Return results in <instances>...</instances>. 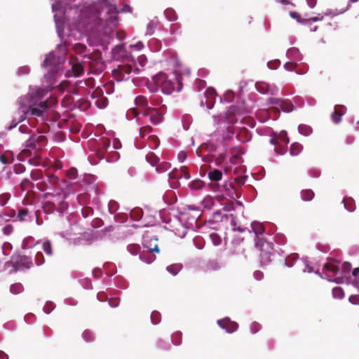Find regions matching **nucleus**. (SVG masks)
I'll return each mask as SVG.
<instances>
[{
  "instance_id": "nucleus-49",
  "label": "nucleus",
  "mask_w": 359,
  "mask_h": 359,
  "mask_svg": "<svg viewBox=\"0 0 359 359\" xmlns=\"http://www.w3.org/2000/svg\"><path fill=\"white\" fill-rule=\"evenodd\" d=\"M11 195L8 193H4L0 195V205L4 206L8 201L10 199Z\"/></svg>"
},
{
  "instance_id": "nucleus-45",
  "label": "nucleus",
  "mask_w": 359,
  "mask_h": 359,
  "mask_svg": "<svg viewBox=\"0 0 359 359\" xmlns=\"http://www.w3.org/2000/svg\"><path fill=\"white\" fill-rule=\"evenodd\" d=\"M91 97L93 99H98L100 97H104L103 96V90L100 88V87H97L95 90H93V92L91 94Z\"/></svg>"
},
{
  "instance_id": "nucleus-30",
  "label": "nucleus",
  "mask_w": 359,
  "mask_h": 359,
  "mask_svg": "<svg viewBox=\"0 0 359 359\" xmlns=\"http://www.w3.org/2000/svg\"><path fill=\"white\" fill-rule=\"evenodd\" d=\"M192 190H198L204 187V182L199 179L194 180L189 185Z\"/></svg>"
},
{
  "instance_id": "nucleus-14",
  "label": "nucleus",
  "mask_w": 359,
  "mask_h": 359,
  "mask_svg": "<svg viewBox=\"0 0 359 359\" xmlns=\"http://www.w3.org/2000/svg\"><path fill=\"white\" fill-rule=\"evenodd\" d=\"M251 228L255 234V237L262 235L264 232V227L263 224L259 222H253L251 224Z\"/></svg>"
},
{
  "instance_id": "nucleus-55",
  "label": "nucleus",
  "mask_w": 359,
  "mask_h": 359,
  "mask_svg": "<svg viewBox=\"0 0 359 359\" xmlns=\"http://www.w3.org/2000/svg\"><path fill=\"white\" fill-rule=\"evenodd\" d=\"M208 269L217 270L219 268V264L216 261H210L207 264Z\"/></svg>"
},
{
  "instance_id": "nucleus-60",
  "label": "nucleus",
  "mask_w": 359,
  "mask_h": 359,
  "mask_svg": "<svg viewBox=\"0 0 359 359\" xmlns=\"http://www.w3.org/2000/svg\"><path fill=\"white\" fill-rule=\"evenodd\" d=\"M149 102H151L152 107H155L160 105L161 103V98H154V97H150Z\"/></svg>"
},
{
  "instance_id": "nucleus-32",
  "label": "nucleus",
  "mask_w": 359,
  "mask_h": 359,
  "mask_svg": "<svg viewBox=\"0 0 359 359\" xmlns=\"http://www.w3.org/2000/svg\"><path fill=\"white\" fill-rule=\"evenodd\" d=\"M73 49L76 53L82 55L86 52L87 48L86 45L77 43L74 45Z\"/></svg>"
},
{
  "instance_id": "nucleus-15",
  "label": "nucleus",
  "mask_w": 359,
  "mask_h": 359,
  "mask_svg": "<svg viewBox=\"0 0 359 359\" xmlns=\"http://www.w3.org/2000/svg\"><path fill=\"white\" fill-rule=\"evenodd\" d=\"M343 203H344L345 208L347 210H348L350 212H353L355 210V201L353 198H351L350 197H345L343 200Z\"/></svg>"
},
{
  "instance_id": "nucleus-40",
  "label": "nucleus",
  "mask_w": 359,
  "mask_h": 359,
  "mask_svg": "<svg viewBox=\"0 0 359 359\" xmlns=\"http://www.w3.org/2000/svg\"><path fill=\"white\" fill-rule=\"evenodd\" d=\"M342 114L337 109L332 114V119L334 123H339L341 121Z\"/></svg>"
},
{
  "instance_id": "nucleus-57",
  "label": "nucleus",
  "mask_w": 359,
  "mask_h": 359,
  "mask_svg": "<svg viewBox=\"0 0 359 359\" xmlns=\"http://www.w3.org/2000/svg\"><path fill=\"white\" fill-rule=\"evenodd\" d=\"M83 338L86 341H92L93 339V334H92V332L90 331L85 330L83 332Z\"/></svg>"
},
{
  "instance_id": "nucleus-54",
  "label": "nucleus",
  "mask_w": 359,
  "mask_h": 359,
  "mask_svg": "<svg viewBox=\"0 0 359 359\" xmlns=\"http://www.w3.org/2000/svg\"><path fill=\"white\" fill-rule=\"evenodd\" d=\"M13 169L16 174H21L25 171V167L20 163L15 164Z\"/></svg>"
},
{
  "instance_id": "nucleus-2",
  "label": "nucleus",
  "mask_w": 359,
  "mask_h": 359,
  "mask_svg": "<svg viewBox=\"0 0 359 359\" xmlns=\"http://www.w3.org/2000/svg\"><path fill=\"white\" fill-rule=\"evenodd\" d=\"M64 59L61 57L56 56L55 54L50 53L44 60V67L48 69V72L54 75L57 73L61 68Z\"/></svg>"
},
{
  "instance_id": "nucleus-44",
  "label": "nucleus",
  "mask_w": 359,
  "mask_h": 359,
  "mask_svg": "<svg viewBox=\"0 0 359 359\" xmlns=\"http://www.w3.org/2000/svg\"><path fill=\"white\" fill-rule=\"evenodd\" d=\"M78 175V171L75 168H71L67 171L66 176L72 180L76 179Z\"/></svg>"
},
{
  "instance_id": "nucleus-52",
  "label": "nucleus",
  "mask_w": 359,
  "mask_h": 359,
  "mask_svg": "<svg viewBox=\"0 0 359 359\" xmlns=\"http://www.w3.org/2000/svg\"><path fill=\"white\" fill-rule=\"evenodd\" d=\"M81 213L83 217L86 218L89 216L93 215V210L90 207H85L83 208L81 210Z\"/></svg>"
},
{
  "instance_id": "nucleus-35",
  "label": "nucleus",
  "mask_w": 359,
  "mask_h": 359,
  "mask_svg": "<svg viewBox=\"0 0 359 359\" xmlns=\"http://www.w3.org/2000/svg\"><path fill=\"white\" fill-rule=\"evenodd\" d=\"M182 269L181 264H172L167 267V270L172 275H176Z\"/></svg>"
},
{
  "instance_id": "nucleus-62",
  "label": "nucleus",
  "mask_w": 359,
  "mask_h": 359,
  "mask_svg": "<svg viewBox=\"0 0 359 359\" xmlns=\"http://www.w3.org/2000/svg\"><path fill=\"white\" fill-rule=\"evenodd\" d=\"M54 309V305L52 302H48L46 304V305L43 307V310L45 313H50Z\"/></svg>"
},
{
  "instance_id": "nucleus-27",
  "label": "nucleus",
  "mask_w": 359,
  "mask_h": 359,
  "mask_svg": "<svg viewBox=\"0 0 359 359\" xmlns=\"http://www.w3.org/2000/svg\"><path fill=\"white\" fill-rule=\"evenodd\" d=\"M238 137L239 139V140L241 141H243V142H248L249 140H250L251 139V135L250 134L248 133V130L247 129H243L240 133L238 135Z\"/></svg>"
},
{
  "instance_id": "nucleus-31",
  "label": "nucleus",
  "mask_w": 359,
  "mask_h": 359,
  "mask_svg": "<svg viewBox=\"0 0 359 359\" xmlns=\"http://www.w3.org/2000/svg\"><path fill=\"white\" fill-rule=\"evenodd\" d=\"M95 104L99 109H104L107 106L108 100L105 97H102L97 99L95 101Z\"/></svg>"
},
{
  "instance_id": "nucleus-38",
  "label": "nucleus",
  "mask_w": 359,
  "mask_h": 359,
  "mask_svg": "<svg viewBox=\"0 0 359 359\" xmlns=\"http://www.w3.org/2000/svg\"><path fill=\"white\" fill-rule=\"evenodd\" d=\"M43 250L48 255L51 256L53 255L52 245L50 241H46L43 242Z\"/></svg>"
},
{
  "instance_id": "nucleus-63",
  "label": "nucleus",
  "mask_w": 359,
  "mask_h": 359,
  "mask_svg": "<svg viewBox=\"0 0 359 359\" xmlns=\"http://www.w3.org/2000/svg\"><path fill=\"white\" fill-rule=\"evenodd\" d=\"M128 115L131 116L133 118H137L139 112L136 108H131L128 111Z\"/></svg>"
},
{
  "instance_id": "nucleus-12",
  "label": "nucleus",
  "mask_w": 359,
  "mask_h": 359,
  "mask_svg": "<svg viewBox=\"0 0 359 359\" xmlns=\"http://www.w3.org/2000/svg\"><path fill=\"white\" fill-rule=\"evenodd\" d=\"M135 104L137 107L142 108L144 111L145 109L149 107V100L144 95H138L135 99Z\"/></svg>"
},
{
  "instance_id": "nucleus-23",
  "label": "nucleus",
  "mask_w": 359,
  "mask_h": 359,
  "mask_svg": "<svg viewBox=\"0 0 359 359\" xmlns=\"http://www.w3.org/2000/svg\"><path fill=\"white\" fill-rule=\"evenodd\" d=\"M280 109L285 112H290L293 110L294 106L290 102L281 101L279 104Z\"/></svg>"
},
{
  "instance_id": "nucleus-61",
  "label": "nucleus",
  "mask_w": 359,
  "mask_h": 359,
  "mask_svg": "<svg viewBox=\"0 0 359 359\" xmlns=\"http://www.w3.org/2000/svg\"><path fill=\"white\" fill-rule=\"evenodd\" d=\"M348 300L353 304L359 305V294L350 296Z\"/></svg>"
},
{
  "instance_id": "nucleus-26",
  "label": "nucleus",
  "mask_w": 359,
  "mask_h": 359,
  "mask_svg": "<svg viewBox=\"0 0 359 359\" xmlns=\"http://www.w3.org/2000/svg\"><path fill=\"white\" fill-rule=\"evenodd\" d=\"M30 177L34 181H38L43 177V171L40 169H34L30 173Z\"/></svg>"
},
{
  "instance_id": "nucleus-64",
  "label": "nucleus",
  "mask_w": 359,
  "mask_h": 359,
  "mask_svg": "<svg viewBox=\"0 0 359 359\" xmlns=\"http://www.w3.org/2000/svg\"><path fill=\"white\" fill-rule=\"evenodd\" d=\"M119 299L118 298H110L109 300V304L111 307H116L119 304Z\"/></svg>"
},
{
  "instance_id": "nucleus-7",
  "label": "nucleus",
  "mask_w": 359,
  "mask_h": 359,
  "mask_svg": "<svg viewBox=\"0 0 359 359\" xmlns=\"http://www.w3.org/2000/svg\"><path fill=\"white\" fill-rule=\"evenodd\" d=\"M48 196L57 197L58 202L56 204V210L58 212L63 213L68 209L69 204L65 201L66 195H62L60 193L55 195L53 193L50 192H47L43 195V198H48Z\"/></svg>"
},
{
  "instance_id": "nucleus-56",
  "label": "nucleus",
  "mask_w": 359,
  "mask_h": 359,
  "mask_svg": "<svg viewBox=\"0 0 359 359\" xmlns=\"http://www.w3.org/2000/svg\"><path fill=\"white\" fill-rule=\"evenodd\" d=\"M278 138V141L284 142L285 144L289 143V138L287 137V134L285 132H283L277 136Z\"/></svg>"
},
{
  "instance_id": "nucleus-29",
  "label": "nucleus",
  "mask_w": 359,
  "mask_h": 359,
  "mask_svg": "<svg viewBox=\"0 0 359 359\" xmlns=\"http://www.w3.org/2000/svg\"><path fill=\"white\" fill-rule=\"evenodd\" d=\"M302 149V147L300 144L293 143L290 146V154L292 156H297L300 153Z\"/></svg>"
},
{
  "instance_id": "nucleus-50",
  "label": "nucleus",
  "mask_w": 359,
  "mask_h": 359,
  "mask_svg": "<svg viewBox=\"0 0 359 359\" xmlns=\"http://www.w3.org/2000/svg\"><path fill=\"white\" fill-rule=\"evenodd\" d=\"M128 251L133 255H136L140 250V247L137 245H130L128 247Z\"/></svg>"
},
{
  "instance_id": "nucleus-41",
  "label": "nucleus",
  "mask_w": 359,
  "mask_h": 359,
  "mask_svg": "<svg viewBox=\"0 0 359 359\" xmlns=\"http://www.w3.org/2000/svg\"><path fill=\"white\" fill-rule=\"evenodd\" d=\"M324 267L330 271L333 272L334 273H337L339 271V266L338 265L332 264V263H327L324 265Z\"/></svg>"
},
{
  "instance_id": "nucleus-18",
  "label": "nucleus",
  "mask_w": 359,
  "mask_h": 359,
  "mask_svg": "<svg viewBox=\"0 0 359 359\" xmlns=\"http://www.w3.org/2000/svg\"><path fill=\"white\" fill-rule=\"evenodd\" d=\"M20 189L22 191H30L34 187V184L28 178H25L20 183Z\"/></svg>"
},
{
  "instance_id": "nucleus-58",
  "label": "nucleus",
  "mask_w": 359,
  "mask_h": 359,
  "mask_svg": "<svg viewBox=\"0 0 359 359\" xmlns=\"http://www.w3.org/2000/svg\"><path fill=\"white\" fill-rule=\"evenodd\" d=\"M284 67L287 71H293L297 67V63L293 62H287L284 65Z\"/></svg>"
},
{
  "instance_id": "nucleus-53",
  "label": "nucleus",
  "mask_w": 359,
  "mask_h": 359,
  "mask_svg": "<svg viewBox=\"0 0 359 359\" xmlns=\"http://www.w3.org/2000/svg\"><path fill=\"white\" fill-rule=\"evenodd\" d=\"M28 213H29V211L27 209H25V208L21 209L19 210V212L18 213V217L20 221H23V220H25V217L27 216Z\"/></svg>"
},
{
  "instance_id": "nucleus-34",
  "label": "nucleus",
  "mask_w": 359,
  "mask_h": 359,
  "mask_svg": "<svg viewBox=\"0 0 359 359\" xmlns=\"http://www.w3.org/2000/svg\"><path fill=\"white\" fill-rule=\"evenodd\" d=\"M170 168V164L167 162H162L156 165V169L158 172H163Z\"/></svg>"
},
{
  "instance_id": "nucleus-48",
  "label": "nucleus",
  "mask_w": 359,
  "mask_h": 359,
  "mask_svg": "<svg viewBox=\"0 0 359 359\" xmlns=\"http://www.w3.org/2000/svg\"><path fill=\"white\" fill-rule=\"evenodd\" d=\"M152 131V128L150 126H145L140 129V135L141 137H144L146 135L150 133Z\"/></svg>"
},
{
  "instance_id": "nucleus-24",
  "label": "nucleus",
  "mask_w": 359,
  "mask_h": 359,
  "mask_svg": "<svg viewBox=\"0 0 359 359\" xmlns=\"http://www.w3.org/2000/svg\"><path fill=\"white\" fill-rule=\"evenodd\" d=\"M164 14L167 19L170 21H175L177 19V15L172 8H168L165 9Z\"/></svg>"
},
{
  "instance_id": "nucleus-10",
  "label": "nucleus",
  "mask_w": 359,
  "mask_h": 359,
  "mask_svg": "<svg viewBox=\"0 0 359 359\" xmlns=\"http://www.w3.org/2000/svg\"><path fill=\"white\" fill-rule=\"evenodd\" d=\"M113 57L116 60H120L127 57V51L124 44L117 45L112 51Z\"/></svg>"
},
{
  "instance_id": "nucleus-1",
  "label": "nucleus",
  "mask_w": 359,
  "mask_h": 359,
  "mask_svg": "<svg viewBox=\"0 0 359 359\" xmlns=\"http://www.w3.org/2000/svg\"><path fill=\"white\" fill-rule=\"evenodd\" d=\"M27 100V99L26 97H21L19 100L20 113L25 114L26 117L27 114L28 113H30V114L32 116H41L42 114L50 107V104L47 100L40 102L39 104L29 106L26 105L25 104Z\"/></svg>"
},
{
  "instance_id": "nucleus-11",
  "label": "nucleus",
  "mask_w": 359,
  "mask_h": 359,
  "mask_svg": "<svg viewBox=\"0 0 359 359\" xmlns=\"http://www.w3.org/2000/svg\"><path fill=\"white\" fill-rule=\"evenodd\" d=\"M16 264L18 267H24L26 269H30L33 266V262L30 257L27 256H20L16 261Z\"/></svg>"
},
{
  "instance_id": "nucleus-8",
  "label": "nucleus",
  "mask_w": 359,
  "mask_h": 359,
  "mask_svg": "<svg viewBox=\"0 0 359 359\" xmlns=\"http://www.w3.org/2000/svg\"><path fill=\"white\" fill-rule=\"evenodd\" d=\"M168 175L170 179L174 180L180 179L183 177L188 180L191 177V175L188 172V168L186 166H182L180 169H174Z\"/></svg>"
},
{
  "instance_id": "nucleus-25",
  "label": "nucleus",
  "mask_w": 359,
  "mask_h": 359,
  "mask_svg": "<svg viewBox=\"0 0 359 359\" xmlns=\"http://www.w3.org/2000/svg\"><path fill=\"white\" fill-rule=\"evenodd\" d=\"M34 239L32 236H28L25 238L22 243V248L23 249H27L29 248H32L35 245Z\"/></svg>"
},
{
  "instance_id": "nucleus-37",
  "label": "nucleus",
  "mask_w": 359,
  "mask_h": 359,
  "mask_svg": "<svg viewBox=\"0 0 359 359\" xmlns=\"http://www.w3.org/2000/svg\"><path fill=\"white\" fill-rule=\"evenodd\" d=\"M212 243L215 245H219L222 243V238L221 237L216 233H212L209 236Z\"/></svg>"
},
{
  "instance_id": "nucleus-33",
  "label": "nucleus",
  "mask_w": 359,
  "mask_h": 359,
  "mask_svg": "<svg viewBox=\"0 0 359 359\" xmlns=\"http://www.w3.org/2000/svg\"><path fill=\"white\" fill-rule=\"evenodd\" d=\"M332 294L334 298L342 299L344 297V292L341 287H335L332 290Z\"/></svg>"
},
{
  "instance_id": "nucleus-20",
  "label": "nucleus",
  "mask_w": 359,
  "mask_h": 359,
  "mask_svg": "<svg viewBox=\"0 0 359 359\" xmlns=\"http://www.w3.org/2000/svg\"><path fill=\"white\" fill-rule=\"evenodd\" d=\"M146 160L152 166H156L159 162V158L154 152H149L146 155Z\"/></svg>"
},
{
  "instance_id": "nucleus-46",
  "label": "nucleus",
  "mask_w": 359,
  "mask_h": 359,
  "mask_svg": "<svg viewBox=\"0 0 359 359\" xmlns=\"http://www.w3.org/2000/svg\"><path fill=\"white\" fill-rule=\"evenodd\" d=\"M45 262L44 257L41 252H36L35 255V262L36 265L40 266L43 264Z\"/></svg>"
},
{
  "instance_id": "nucleus-17",
  "label": "nucleus",
  "mask_w": 359,
  "mask_h": 359,
  "mask_svg": "<svg viewBox=\"0 0 359 359\" xmlns=\"http://www.w3.org/2000/svg\"><path fill=\"white\" fill-rule=\"evenodd\" d=\"M43 210L46 214L53 213L56 210V203L53 201H47L43 203Z\"/></svg>"
},
{
  "instance_id": "nucleus-36",
  "label": "nucleus",
  "mask_w": 359,
  "mask_h": 359,
  "mask_svg": "<svg viewBox=\"0 0 359 359\" xmlns=\"http://www.w3.org/2000/svg\"><path fill=\"white\" fill-rule=\"evenodd\" d=\"M287 55L288 57L298 59L300 56V53L297 48H292L287 51Z\"/></svg>"
},
{
  "instance_id": "nucleus-28",
  "label": "nucleus",
  "mask_w": 359,
  "mask_h": 359,
  "mask_svg": "<svg viewBox=\"0 0 359 359\" xmlns=\"http://www.w3.org/2000/svg\"><path fill=\"white\" fill-rule=\"evenodd\" d=\"M225 190L227 191L226 195L231 198H234V196L237 197V193L234 188L232 187L231 184L226 183L224 186Z\"/></svg>"
},
{
  "instance_id": "nucleus-47",
  "label": "nucleus",
  "mask_w": 359,
  "mask_h": 359,
  "mask_svg": "<svg viewBox=\"0 0 359 359\" xmlns=\"http://www.w3.org/2000/svg\"><path fill=\"white\" fill-rule=\"evenodd\" d=\"M149 140L150 142V146L154 149H156L159 145V140L155 135L149 136Z\"/></svg>"
},
{
  "instance_id": "nucleus-5",
  "label": "nucleus",
  "mask_w": 359,
  "mask_h": 359,
  "mask_svg": "<svg viewBox=\"0 0 359 359\" xmlns=\"http://www.w3.org/2000/svg\"><path fill=\"white\" fill-rule=\"evenodd\" d=\"M166 107L162 105L159 109L155 107H147L145 109L142 114L144 116H148L151 123L154 125L160 123L163 120V110Z\"/></svg>"
},
{
  "instance_id": "nucleus-51",
  "label": "nucleus",
  "mask_w": 359,
  "mask_h": 359,
  "mask_svg": "<svg viewBox=\"0 0 359 359\" xmlns=\"http://www.w3.org/2000/svg\"><path fill=\"white\" fill-rule=\"evenodd\" d=\"M299 130L302 134H303L304 135H309L312 131L311 128L309 126H304V125L299 126Z\"/></svg>"
},
{
  "instance_id": "nucleus-13",
  "label": "nucleus",
  "mask_w": 359,
  "mask_h": 359,
  "mask_svg": "<svg viewBox=\"0 0 359 359\" xmlns=\"http://www.w3.org/2000/svg\"><path fill=\"white\" fill-rule=\"evenodd\" d=\"M300 196L304 201H311L314 198L315 194L313 190L305 189L301 191Z\"/></svg>"
},
{
  "instance_id": "nucleus-39",
  "label": "nucleus",
  "mask_w": 359,
  "mask_h": 359,
  "mask_svg": "<svg viewBox=\"0 0 359 359\" xmlns=\"http://www.w3.org/2000/svg\"><path fill=\"white\" fill-rule=\"evenodd\" d=\"M20 115L17 120L15 118L13 120L12 123L8 126V130H11V129L14 128L15 127L17 126V125L19 123H20L21 121H24L26 118V116L25 114H22L21 113H20Z\"/></svg>"
},
{
  "instance_id": "nucleus-6",
  "label": "nucleus",
  "mask_w": 359,
  "mask_h": 359,
  "mask_svg": "<svg viewBox=\"0 0 359 359\" xmlns=\"http://www.w3.org/2000/svg\"><path fill=\"white\" fill-rule=\"evenodd\" d=\"M46 177L47 180H43L36 184L38 189L41 191H45L48 189H54L59 183L60 180L57 176L47 173Z\"/></svg>"
},
{
  "instance_id": "nucleus-9",
  "label": "nucleus",
  "mask_w": 359,
  "mask_h": 359,
  "mask_svg": "<svg viewBox=\"0 0 359 359\" xmlns=\"http://www.w3.org/2000/svg\"><path fill=\"white\" fill-rule=\"evenodd\" d=\"M218 325L228 332H233L238 328V324L231 321L229 318L226 317L222 320H218Z\"/></svg>"
},
{
  "instance_id": "nucleus-43",
  "label": "nucleus",
  "mask_w": 359,
  "mask_h": 359,
  "mask_svg": "<svg viewBox=\"0 0 359 359\" xmlns=\"http://www.w3.org/2000/svg\"><path fill=\"white\" fill-rule=\"evenodd\" d=\"M36 136L32 135L26 141V147L32 149L36 148Z\"/></svg>"
},
{
  "instance_id": "nucleus-19",
  "label": "nucleus",
  "mask_w": 359,
  "mask_h": 359,
  "mask_svg": "<svg viewBox=\"0 0 359 359\" xmlns=\"http://www.w3.org/2000/svg\"><path fill=\"white\" fill-rule=\"evenodd\" d=\"M290 15L292 18L296 19L298 22H300L302 23H307L309 22L310 21L316 22L319 20V18L317 17L311 18L310 19L301 20L299 14L297 12L292 11L290 12Z\"/></svg>"
},
{
  "instance_id": "nucleus-3",
  "label": "nucleus",
  "mask_w": 359,
  "mask_h": 359,
  "mask_svg": "<svg viewBox=\"0 0 359 359\" xmlns=\"http://www.w3.org/2000/svg\"><path fill=\"white\" fill-rule=\"evenodd\" d=\"M156 86L161 87L163 93L170 95L175 89V83L168 79V76L164 73H161L154 79Z\"/></svg>"
},
{
  "instance_id": "nucleus-16",
  "label": "nucleus",
  "mask_w": 359,
  "mask_h": 359,
  "mask_svg": "<svg viewBox=\"0 0 359 359\" xmlns=\"http://www.w3.org/2000/svg\"><path fill=\"white\" fill-rule=\"evenodd\" d=\"M208 177L211 181L217 182L222 179V172L217 169H214L208 172Z\"/></svg>"
},
{
  "instance_id": "nucleus-22",
  "label": "nucleus",
  "mask_w": 359,
  "mask_h": 359,
  "mask_svg": "<svg viewBox=\"0 0 359 359\" xmlns=\"http://www.w3.org/2000/svg\"><path fill=\"white\" fill-rule=\"evenodd\" d=\"M110 147V141L107 138H104L100 140L99 152L104 154L107 152L108 149Z\"/></svg>"
},
{
  "instance_id": "nucleus-4",
  "label": "nucleus",
  "mask_w": 359,
  "mask_h": 359,
  "mask_svg": "<svg viewBox=\"0 0 359 359\" xmlns=\"http://www.w3.org/2000/svg\"><path fill=\"white\" fill-rule=\"evenodd\" d=\"M140 71L139 68L135 67L133 68V65L131 64H124L120 65L117 67L116 69H114L112 73L114 78L118 81H121L123 80L128 79V75L134 72H138Z\"/></svg>"
},
{
  "instance_id": "nucleus-59",
  "label": "nucleus",
  "mask_w": 359,
  "mask_h": 359,
  "mask_svg": "<svg viewBox=\"0 0 359 359\" xmlns=\"http://www.w3.org/2000/svg\"><path fill=\"white\" fill-rule=\"evenodd\" d=\"M137 62L140 67H144L147 62V58L144 55H140L137 57Z\"/></svg>"
},
{
  "instance_id": "nucleus-21",
  "label": "nucleus",
  "mask_w": 359,
  "mask_h": 359,
  "mask_svg": "<svg viewBox=\"0 0 359 359\" xmlns=\"http://www.w3.org/2000/svg\"><path fill=\"white\" fill-rule=\"evenodd\" d=\"M72 69L74 76H79L83 74L84 67L81 63L76 62L72 65Z\"/></svg>"
},
{
  "instance_id": "nucleus-42",
  "label": "nucleus",
  "mask_w": 359,
  "mask_h": 359,
  "mask_svg": "<svg viewBox=\"0 0 359 359\" xmlns=\"http://www.w3.org/2000/svg\"><path fill=\"white\" fill-rule=\"evenodd\" d=\"M23 290V287L20 283L13 284L11 286L10 290L12 293L17 294L20 293Z\"/></svg>"
}]
</instances>
